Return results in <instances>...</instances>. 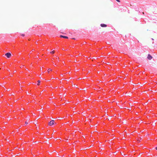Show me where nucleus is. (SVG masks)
I'll return each mask as SVG.
<instances>
[{"label":"nucleus","mask_w":157,"mask_h":157,"mask_svg":"<svg viewBox=\"0 0 157 157\" xmlns=\"http://www.w3.org/2000/svg\"><path fill=\"white\" fill-rule=\"evenodd\" d=\"M55 53V51H52V52H50V53L52 54H53Z\"/></svg>","instance_id":"6"},{"label":"nucleus","mask_w":157,"mask_h":157,"mask_svg":"<svg viewBox=\"0 0 157 157\" xmlns=\"http://www.w3.org/2000/svg\"><path fill=\"white\" fill-rule=\"evenodd\" d=\"M117 2H120V1L119 0H116Z\"/></svg>","instance_id":"9"},{"label":"nucleus","mask_w":157,"mask_h":157,"mask_svg":"<svg viewBox=\"0 0 157 157\" xmlns=\"http://www.w3.org/2000/svg\"><path fill=\"white\" fill-rule=\"evenodd\" d=\"M101 26L102 27H106L107 26V25L104 24H102L101 25Z\"/></svg>","instance_id":"4"},{"label":"nucleus","mask_w":157,"mask_h":157,"mask_svg":"<svg viewBox=\"0 0 157 157\" xmlns=\"http://www.w3.org/2000/svg\"><path fill=\"white\" fill-rule=\"evenodd\" d=\"M151 39H152V40H154V39H153V38H151Z\"/></svg>","instance_id":"11"},{"label":"nucleus","mask_w":157,"mask_h":157,"mask_svg":"<svg viewBox=\"0 0 157 157\" xmlns=\"http://www.w3.org/2000/svg\"><path fill=\"white\" fill-rule=\"evenodd\" d=\"M21 36H25V34H22Z\"/></svg>","instance_id":"10"},{"label":"nucleus","mask_w":157,"mask_h":157,"mask_svg":"<svg viewBox=\"0 0 157 157\" xmlns=\"http://www.w3.org/2000/svg\"><path fill=\"white\" fill-rule=\"evenodd\" d=\"M60 37H63V38H65V39H67L68 38V37H67V36H62V35H61L60 36Z\"/></svg>","instance_id":"5"},{"label":"nucleus","mask_w":157,"mask_h":157,"mask_svg":"<svg viewBox=\"0 0 157 157\" xmlns=\"http://www.w3.org/2000/svg\"><path fill=\"white\" fill-rule=\"evenodd\" d=\"M25 124H28V122H27V121H26L25 122Z\"/></svg>","instance_id":"8"},{"label":"nucleus","mask_w":157,"mask_h":157,"mask_svg":"<svg viewBox=\"0 0 157 157\" xmlns=\"http://www.w3.org/2000/svg\"><path fill=\"white\" fill-rule=\"evenodd\" d=\"M147 58L149 60H151V59H152V56L148 54V55Z\"/></svg>","instance_id":"3"},{"label":"nucleus","mask_w":157,"mask_h":157,"mask_svg":"<svg viewBox=\"0 0 157 157\" xmlns=\"http://www.w3.org/2000/svg\"><path fill=\"white\" fill-rule=\"evenodd\" d=\"M55 122L53 120H52L50 121L49 123L48 124L50 126H52L53 125Z\"/></svg>","instance_id":"1"},{"label":"nucleus","mask_w":157,"mask_h":157,"mask_svg":"<svg viewBox=\"0 0 157 157\" xmlns=\"http://www.w3.org/2000/svg\"><path fill=\"white\" fill-rule=\"evenodd\" d=\"M37 82H38L37 85H40V80H38Z\"/></svg>","instance_id":"7"},{"label":"nucleus","mask_w":157,"mask_h":157,"mask_svg":"<svg viewBox=\"0 0 157 157\" xmlns=\"http://www.w3.org/2000/svg\"><path fill=\"white\" fill-rule=\"evenodd\" d=\"M5 56L7 57V58H10L11 56V54L10 52H8L6 53L5 54Z\"/></svg>","instance_id":"2"}]
</instances>
